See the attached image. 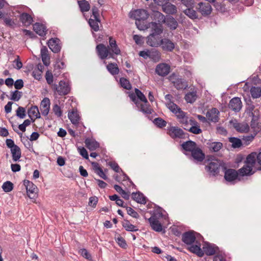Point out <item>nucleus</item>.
<instances>
[{
	"mask_svg": "<svg viewBox=\"0 0 261 261\" xmlns=\"http://www.w3.org/2000/svg\"><path fill=\"white\" fill-rule=\"evenodd\" d=\"M149 28L151 29V33L154 35H160L163 33V28L162 23L156 22H151L148 24Z\"/></svg>",
	"mask_w": 261,
	"mask_h": 261,
	"instance_id": "aec40b11",
	"label": "nucleus"
},
{
	"mask_svg": "<svg viewBox=\"0 0 261 261\" xmlns=\"http://www.w3.org/2000/svg\"><path fill=\"white\" fill-rule=\"evenodd\" d=\"M130 17L135 19L136 21V24L138 28L140 30H144V27L140 25L141 22V20H144L148 18L149 14L147 11L144 9H137L130 12Z\"/></svg>",
	"mask_w": 261,
	"mask_h": 261,
	"instance_id": "7ed1b4c3",
	"label": "nucleus"
},
{
	"mask_svg": "<svg viewBox=\"0 0 261 261\" xmlns=\"http://www.w3.org/2000/svg\"><path fill=\"white\" fill-rule=\"evenodd\" d=\"M135 92L138 99L144 103H147V100L144 94L138 89L135 88Z\"/></svg>",
	"mask_w": 261,
	"mask_h": 261,
	"instance_id": "13d9d810",
	"label": "nucleus"
},
{
	"mask_svg": "<svg viewBox=\"0 0 261 261\" xmlns=\"http://www.w3.org/2000/svg\"><path fill=\"white\" fill-rule=\"evenodd\" d=\"M22 96V92L18 90H15L11 92L10 99L15 101H18Z\"/></svg>",
	"mask_w": 261,
	"mask_h": 261,
	"instance_id": "5fc2aeb1",
	"label": "nucleus"
},
{
	"mask_svg": "<svg viewBox=\"0 0 261 261\" xmlns=\"http://www.w3.org/2000/svg\"><path fill=\"white\" fill-rule=\"evenodd\" d=\"M77 3L82 13L88 12L90 9V5L88 1L86 0H80L77 1Z\"/></svg>",
	"mask_w": 261,
	"mask_h": 261,
	"instance_id": "f704fd0d",
	"label": "nucleus"
},
{
	"mask_svg": "<svg viewBox=\"0 0 261 261\" xmlns=\"http://www.w3.org/2000/svg\"><path fill=\"white\" fill-rule=\"evenodd\" d=\"M256 157V152H252L249 154L246 158V164L253 166L255 163L257 162Z\"/></svg>",
	"mask_w": 261,
	"mask_h": 261,
	"instance_id": "c03bdc74",
	"label": "nucleus"
},
{
	"mask_svg": "<svg viewBox=\"0 0 261 261\" xmlns=\"http://www.w3.org/2000/svg\"><path fill=\"white\" fill-rule=\"evenodd\" d=\"M15 88L17 90H20L23 87V82L21 79L16 80L14 83Z\"/></svg>",
	"mask_w": 261,
	"mask_h": 261,
	"instance_id": "774afa93",
	"label": "nucleus"
},
{
	"mask_svg": "<svg viewBox=\"0 0 261 261\" xmlns=\"http://www.w3.org/2000/svg\"><path fill=\"white\" fill-rule=\"evenodd\" d=\"M28 115L33 122H34L35 118H40V114L37 106H33L28 110Z\"/></svg>",
	"mask_w": 261,
	"mask_h": 261,
	"instance_id": "5701e85b",
	"label": "nucleus"
},
{
	"mask_svg": "<svg viewBox=\"0 0 261 261\" xmlns=\"http://www.w3.org/2000/svg\"><path fill=\"white\" fill-rule=\"evenodd\" d=\"M10 150L13 161L14 162L19 161L21 155V151L20 147L17 145L16 146L10 149Z\"/></svg>",
	"mask_w": 261,
	"mask_h": 261,
	"instance_id": "cd10ccee",
	"label": "nucleus"
},
{
	"mask_svg": "<svg viewBox=\"0 0 261 261\" xmlns=\"http://www.w3.org/2000/svg\"><path fill=\"white\" fill-rule=\"evenodd\" d=\"M96 49L98 56L102 60L105 59L108 56L112 57L113 55L112 53L110 52L108 47L102 43L98 44L96 47Z\"/></svg>",
	"mask_w": 261,
	"mask_h": 261,
	"instance_id": "1a4fd4ad",
	"label": "nucleus"
},
{
	"mask_svg": "<svg viewBox=\"0 0 261 261\" xmlns=\"http://www.w3.org/2000/svg\"><path fill=\"white\" fill-rule=\"evenodd\" d=\"M41 56L43 63L47 65L49 61V57L48 54V49L45 46H43L41 49Z\"/></svg>",
	"mask_w": 261,
	"mask_h": 261,
	"instance_id": "4c0bfd02",
	"label": "nucleus"
},
{
	"mask_svg": "<svg viewBox=\"0 0 261 261\" xmlns=\"http://www.w3.org/2000/svg\"><path fill=\"white\" fill-rule=\"evenodd\" d=\"M126 210L127 214L133 218H138L139 217L138 213L134 211L132 208L127 207Z\"/></svg>",
	"mask_w": 261,
	"mask_h": 261,
	"instance_id": "0e129e2a",
	"label": "nucleus"
},
{
	"mask_svg": "<svg viewBox=\"0 0 261 261\" xmlns=\"http://www.w3.org/2000/svg\"><path fill=\"white\" fill-rule=\"evenodd\" d=\"M172 95L170 94H166L165 96V99L167 101V102L166 103V106L171 112H172L173 110L170 107L173 108L174 107L173 106V105L178 106L176 104L174 103L172 101Z\"/></svg>",
	"mask_w": 261,
	"mask_h": 261,
	"instance_id": "de8ad7c7",
	"label": "nucleus"
},
{
	"mask_svg": "<svg viewBox=\"0 0 261 261\" xmlns=\"http://www.w3.org/2000/svg\"><path fill=\"white\" fill-rule=\"evenodd\" d=\"M203 252H204L207 255H213L215 254L217 247L211 244H207L203 246Z\"/></svg>",
	"mask_w": 261,
	"mask_h": 261,
	"instance_id": "e433bc0d",
	"label": "nucleus"
},
{
	"mask_svg": "<svg viewBox=\"0 0 261 261\" xmlns=\"http://www.w3.org/2000/svg\"><path fill=\"white\" fill-rule=\"evenodd\" d=\"M160 46H161L164 50L167 51H172L175 47L174 43L167 38L161 39Z\"/></svg>",
	"mask_w": 261,
	"mask_h": 261,
	"instance_id": "2eb2a0df",
	"label": "nucleus"
},
{
	"mask_svg": "<svg viewBox=\"0 0 261 261\" xmlns=\"http://www.w3.org/2000/svg\"><path fill=\"white\" fill-rule=\"evenodd\" d=\"M132 196V198L137 203L141 204H145L146 203V198L143 194L140 192L136 193L133 192Z\"/></svg>",
	"mask_w": 261,
	"mask_h": 261,
	"instance_id": "c85d7f7f",
	"label": "nucleus"
},
{
	"mask_svg": "<svg viewBox=\"0 0 261 261\" xmlns=\"http://www.w3.org/2000/svg\"><path fill=\"white\" fill-rule=\"evenodd\" d=\"M41 72V70L38 67L37 69L33 70L32 75L35 79L39 80L42 77Z\"/></svg>",
	"mask_w": 261,
	"mask_h": 261,
	"instance_id": "e2e57ef3",
	"label": "nucleus"
},
{
	"mask_svg": "<svg viewBox=\"0 0 261 261\" xmlns=\"http://www.w3.org/2000/svg\"><path fill=\"white\" fill-rule=\"evenodd\" d=\"M181 2L187 8L194 7L195 3L194 0H181Z\"/></svg>",
	"mask_w": 261,
	"mask_h": 261,
	"instance_id": "338daca9",
	"label": "nucleus"
},
{
	"mask_svg": "<svg viewBox=\"0 0 261 261\" xmlns=\"http://www.w3.org/2000/svg\"><path fill=\"white\" fill-rule=\"evenodd\" d=\"M151 18L157 21V23H163L165 22V16L161 12L154 11L151 15Z\"/></svg>",
	"mask_w": 261,
	"mask_h": 261,
	"instance_id": "a878e982",
	"label": "nucleus"
},
{
	"mask_svg": "<svg viewBox=\"0 0 261 261\" xmlns=\"http://www.w3.org/2000/svg\"><path fill=\"white\" fill-rule=\"evenodd\" d=\"M181 146L184 150L191 152L197 147L196 143L191 140L184 142Z\"/></svg>",
	"mask_w": 261,
	"mask_h": 261,
	"instance_id": "b1692460",
	"label": "nucleus"
},
{
	"mask_svg": "<svg viewBox=\"0 0 261 261\" xmlns=\"http://www.w3.org/2000/svg\"><path fill=\"white\" fill-rule=\"evenodd\" d=\"M148 221L153 230L156 232H161L162 231V225L155 216H152L150 217L148 219Z\"/></svg>",
	"mask_w": 261,
	"mask_h": 261,
	"instance_id": "4468645a",
	"label": "nucleus"
},
{
	"mask_svg": "<svg viewBox=\"0 0 261 261\" xmlns=\"http://www.w3.org/2000/svg\"><path fill=\"white\" fill-rule=\"evenodd\" d=\"M196 245H192L189 248V250L192 253H194L197 254L198 256L200 257L203 256L204 255V252L203 250H201L200 248V244L198 243V242H196Z\"/></svg>",
	"mask_w": 261,
	"mask_h": 261,
	"instance_id": "bb28decb",
	"label": "nucleus"
},
{
	"mask_svg": "<svg viewBox=\"0 0 261 261\" xmlns=\"http://www.w3.org/2000/svg\"><path fill=\"white\" fill-rule=\"evenodd\" d=\"M224 172V179L229 182H232L236 180L238 177V172L233 169H227L225 166V169H223Z\"/></svg>",
	"mask_w": 261,
	"mask_h": 261,
	"instance_id": "6e6552de",
	"label": "nucleus"
},
{
	"mask_svg": "<svg viewBox=\"0 0 261 261\" xmlns=\"http://www.w3.org/2000/svg\"><path fill=\"white\" fill-rule=\"evenodd\" d=\"M108 165L111 167V168L114 170L116 172H119L121 171V169H120L118 165L115 162H110L108 163Z\"/></svg>",
	"mask_w": 261,
	"mask_h": 261,
	"instance_id": "69168bd1",
	"label": "nucleus"
},
{
	"mask_svg": "<svg viewBox=\"0 0 261 261\" xmlns=\"http://www.w3.org/2000/svg\"><path fill=\"white\" fill-rule=\"evenodd\" d=\"M34 31L39 36H44L46 35V29L45 27L40 23H36L33 25Z\"/></svg>",
	"mask_w": 261,
	"mask_h": 261,
	"instance_id": "393cba45",
	"label": "nucleus"
},
{
	"mask_svg": "<svg viewBox=\"0 0 261 261\" xmlns=\"http://www.w3.org/2000/svg\"><path fill=\"white\" fill-rule=\"evenodd\" d=\"M173 108L170 107L173 110L172 113L175 115L179 122L181 124L183 128L185 130L188 129L191 124H196L197 122L194 119L189 118L187 113L182 111L178 107L173 105Z\"/></svg>",
	"mask_w": 261,
	"mask_h": 261,
	"instance_id": "f257e3e1",
	"label": "nucleus"
},
{
	"mask_svg": "<svg viewBox=\"0 0 261 261\" xmlns=\"http://www.w3.org/2000/svg\"><path fill=\"white\" fill-rule=\"evenodd\" d=\"M171 29V30H175L177 26L178 23L177 21L173 17H169L165 19V22H164Z\"/></svg>",
	"mask_w": 261,
	"mask_h": 261,
	"instance_id": "c9c22d12",
	"label": "nucleus"
},
{
	"mask_svg": "<svg viewBox=\"0 0 261 261\" xmlns=\"http://www.w3.org/2000/svg\"><path fill=\"white\" fill-rule=\"evenodd\" d=\"M197 97L196 92L192 91L186 94L185 99L187 102L192 103L195 101L197 99Z\"/></svg>",
	"mask_w": 261,
	"mask_h": 261,
	"instance_id": "58836bf2",
	"label": "nucleus"
},
{
	"mask_svg": "<svg viewBox=\"0 0 261 261\" xmlns=\"http://www.w3.org/2000/svg\"><path fill=\"white\" fill-rule=\"evenodd\" d=\"M109 45L110 47V50L112 52L116 55H119L120 54V49L118 47L116 41L112 37L109 38Z\"/></svg>",
	"mask_w": 261,
	"mask_h": 261,
	"instance_id": "2f4dec72",
	"label": "nucleus"
},
{
	"mask_svg": "<svg viewBox=\"0 0 261 261\" xmlns=\"http://www.w3.org/2000/svg\"><path fill=\"white\" fill-rule=\"evenodd\" d=\"M2 188L5 192H9L13 190V184L11 181H7L3 184Z\"/></svg>",
	"mask_w": 261,
	"mask_h": 261,
	"instance_id": "4d7b16f0",
	"label": "nucleus"
},
{
	"mask_svg": "<svg viewBox=\"0 0 261 261\" xmlns=\"http://www.w3.org/2000/svg\"><path fill=\"white\" fill-rule=\"evenodd\" d=\"M191 156L197 162L203 161L205 158V154L203 152L201 149L198 147H197L191 152Z\"/></svg>",
	"mask_w": 261,
	"mask_h": 261,
	"instance_id": "a211bd4d",
	"label": "nucleus"
},
{
	"mask_svg": "<svg viewBox=\"0 0 261 261\" xmlns=\"http://www.w3.org/2000/svg\"><path fill=\"white\" fill-rule=\"evenodd\" d=\"M146 103H147L142 104L140 102L139 107L138 108L139 111L142 112L143 113L150 114L151 113V110L148 107Z\"/></svg>",
	"mask_w": 261,
	"mask_h": 261,
	"instance_id": "6e6d98bb",
	"label": "nucleus"
},
{
	"mask_svg": "<svg viewBox=\"0 0 261 261\" xmlns=\"http://www.w3.org/2000/svg\"><path fill=\"white\" fill-rule=\"evenodd\" d=\"M50 100L47 97H45L41 102L40 110L41 113L44 116H47L50 109Z\"/></svg>",
	"mask_w": 261,
	"mask_h": 261,
	"instance_id": "412c9836",
	"label": "nucleus"
},
{
	"mask_svg": "<svg viewBox=\"0 0 261 261\" xmlns=\"http://www.w3.org/2000/svg\"><path fill=\"white\" fill-rule=\"evenodd\" d=\"M250 93L253 98H259L261 96V88L252 87L250 89Z\"/></svg>",
	"mask_w": 261,
	"mask_h": 261,
	"instance_id": "49530a36",
	"label": "nucleus"
},
{
	"mask_svg": "<svg viewBox=\"0 0 261 261\" xmlns=\"http://www.w3.org/2000/svg\"><path fill=\"white\" fill-rule=\"evenodd\" d=\"M228 107L235 112H239L242 108V102L241 98L238 97H233L229 102Z\"/></svg>",
	"mask_w": 261,
	"mask_h": 261,
	"instance_id": "9d476101",
	"label": "nucleus"
},
{
	"mask_svg": "<svg viewBox=\"0 0 261 261\" xmlns=\"http://www.w3.org/2000/svg\"><path fill=\"white\" fill-rule=\"evenodd\" d=\"M85 144L86 146L91 150H95L99 147V143L97 142L90 139H87L85 140Z\"/></svg>",
	"mask_w": 261,
	"mask_h": 261,
	"instance_id": "79ce46f5",
	"label": "nucleus"
},
{
	"mask_svg": "<svg viewBox=\"0 0 261 261\" xmlns=\"http://www.w3.org/2000/svg\"><path fill=\"white\" fill-rule=\"evenodd\" d=\"M190 125L191 126H190L186 130L196 135L201 133L202 130L198 125V123L196 124H191Z\"/></svg>",
	"mask_w": 261,
	"mask_h": 261,
	"instance_id": "8fccbe9b",
	"label": "nucleus"
},
{
	"mask_svg": "<svg viewBox=\"0 0 261 261\" xmlns=\"http://www.w3.org/2000/svg\"><path fill=\"white\" fill-rule=\"evenodd\" d=\"M16 115L21 119L25 117V108L22 107H19L16 111Z\"/></svg>",
	"mask_w": 261,
	"mask_h": 261,
	"instance_id": "bf43d9fd",
	"label": "nucleus"
},
{
	"mask_svg": "<svg viewBox=\"0 0 261 261\" xmlns=\"http://www.w3.org/2000/svg\"><path fill=\"white\" fill-rule=\"evenodd\" d=\"M252 166L247 164L241 168L239 170V171L242 175L252 174V173H251V171L252 170Z\"/></svg>",
	"mask_w": 261,
	"mask_h": 261,
	"instance_id": "09e8293b",
	"label": "nucleus"
},
{
	"mask_svg": "<svg viewBox=\"0 0 261 261\" xmlns=\"http://www.w3.org/2000/svg\"><path fill=\"white\" fill-rule=\"evenodd\" d=\"M170 71V66L166 63H160L155 68V72L160 76H165Z\"/></svg>",
	"mask_w": 261,
	"mask_h": 261,
	"instance_id": "9b49d317",
	"label": "nucleus"
},
{
	"mask_svg": "<svg viewBox=\"0 0 261 261\" xmlns=\"http://www.w3.org/2000/svg\"><path fill=\"white\" fill-rule=\"evenodd\" d=\"M154 124L160 128L166 126L167 122L160 117L156 118L153 120Z\"/></svg>",
	"mask_w": 261,
	"mask_h": 261,
	"instance_id": "864d4df0",
	"label": "nucleus"
},
{
	"mask_svg": "<svg viewBox=\"0 0 261 261\" xmlns=\"http://www.w3.org/2000/svg\"><path fill=\"white\" fill-rule=\"evenodd\" d=\"M209 149L213 152L219 151L222 147V143L220 142H208L207 143Z\"/></svg>",
	"mask_w": 261,
	"mask_h": 261,
	"instance_id": "7c9ffc66",
	"label": "nucleus"
},
{
	"mask_svg": "<svg viewBox=\"0 0 261 261\" xmlns=\"http://www.w3.org/2000/svg\"><path fill=\"white\" fill-rule=\"evenodd\" d=\"M100 22V18H90L88 20V23L91 28L95 32L99 30L98 23Z\"/></svg>",
	"mask_w": 261,
	"mask_h": 261,
	"instance_id": "473e14b6",
	"label": "nucleus"
},
{
	"mask_svg": "<svg viewBox=\"0 0 261 261\" xmlns=\"http://www.w3.org/2000/svg\"><path fill=\"white\" fill-rule=\"evenodd\" d=\"M169 80L177 90H184L188 87V85L186 80L174 73L169 76Z\"/></svg>",
	"mask_w": 261,
	"mask_h": 261,
	"instance_id": "39448f33",
	"label": "nucleus"
},
{
	"mask_svg": "<svg viewBox=\"0 0 261 261\" xmlns=\"http://www.w3.org/2000/svg\"><path fill=\"white\" fill-rule=\"evenodd\" d=\"M48 46L55 53L59 52L61 49L60 40L57 38H51L48 41Z\"/></svg>",
	"mask_w": 261,
	"mask_h": 261,
	"instance_id": "f8f14e48",
	"label": "nucleus"
},
{
	"mask_svg": "<svg viewBox=\"0 0 261 261\" xmlns=\"http://www.w3.org/2000/svg\"><path fill=\"white\" fill-rule=\"evenodd\" d=\"M194 7L187 8L184 11V13L191 19H196L198 18L197 13L193 9Z\"/></svg>",
	"mask_w": 261,
	"mask_h": 261,
	"instance_id": "72a5a7b5",
	"label": "nucleus"
},
{
	"mask_svg": "<svg viewBox=\"0 0 261 261\" xmlns=\"http://www.w3.org/2000/svg\"><path fill=\"white\" fill-rule=\"evenodd\" d=\"M182 241L187 245H192L196 241L194 232L193 231L184 232L182 235Z\"/></svg>",
	"mask_w": 261,
	"mask_h": 261,
	"instance_id": "dca6fc26",
	"label": "nucleus"
},
{
	"mask_svg": "<svg viewBox=\"0 0 261 261\" xmlns=\"http://www.w3.org/2000/svg\"><path fill=\"white\" fill-rule=\"evenodd\" d=\"M234 127L236 130L240 132H246L249 130V126L247 124H243L241 123H234L233 124Z\"/></svg>",
	"mask_w": 261,
	"mask_h": 261,
	"instance_id": "37998d69",
	"label": "nucleus"
},
{
	"mask_svg": "<svg viewBox=\"0 0 261 261\" xmlns=\"http://www.w3.org/2000/svg\"><path fill=\"white\" fill-rule=\"evenodd\" d=\"M51 89L55 94H58L62 96L68 94L70 91V87L68 83L61 81L58 84H52Z\"/></svg>",
	"mask_w": 261,
	"mask_h": 261,
	"instance_id": "20e7f679",
	"label": "nucleus"
},
{
	"mask_svg": "<svg viewBox=\"0 0 261 261\" xmlns=\"http://www.w3.org/2000/svg\"><path fill=\"white\" fill-rule=\"evenodd\" d=\"M23 185L25 187L29 197L31 199L35 198L37 192V187L32 182L28 180L23 181Z\"/></svg>",
	"mask_w": 261,
	"mask_h": 261,
	"instance_id": "0eeeda50",
	"label": "nucleus"
},
{
	"mask_svg": "<svg viewBox=\"0 0 261 261\" xmlns=\"http://www.w3.org/2000/svg\"><path fill=\"white\" fill-rule=\"evenodd\" d=\"M197 9L204 16L210 15L212 11V7L210 4L202 2L198 4Z\"/></svg>",
	"mask_w": 261,
	"mask_h": 261,
	"instance_id": "ddd939ff",
	"label": "nucleus"
},
{
	"mask_svg": "<svg viewBox=\"0 0 261 261\" xmlns=\"http://www.w3.org/2000/svg\"><path fill=\"white\" fill-rule=\"evenodd\" d=\"M68 116L73 124H77L79 123L80 117L76 112L74 111L69 112Z\"/></svg>",
	"mask_w": 261,
	"mask_h": 261,
	"instance_id": "3c124183",
	"label": "nucleus"
},
{
	"mask_svg": "<svg viewBox=\"0 0 261 261\" xmlns=\"http://www.w3.org/2000/svg\"><path fill=\"white\" fill-rule=\"evenodd\" d=\"M229 141L231 143V146L233 148H240L242 146L243 143L241 139L236 137H230Z\"/></svg>",
	"mask_w": 261,
	"mask_h": 261,
	"instance_id": "a19ab883",
	"label": "nucleus"
},
{
	"mask_svg": "<svg viewBox=\"0 0 261 261\" xmlns=\"http://www.w3.org/2000/svg\"><path fill=\"white\" fill-rule=\"evenodd\" d=\"M120 83L124 89L126 90H130L132 88V85L129 81L125 78L121 77L120 79Z\"/></svg>",
	"mask_w": 261,
	"mask_h": 261,
	"instance_id": "603ef678",
	"label": "nucleus"
},
{
	"mask_svg": "<svg viewBox=\"0 0 261 261\" xmlns=\"http://www.w3.org/2000/svg\"><path fill=\"white\" fill-rule=\"evenodd\" d=\"M116 242L119 246L123 248H125L127 246V244L125 240L121 236H119L115 238Z\"/></svg>",
	"mask_w": 261,
	"mask_h": 261,
	"instance_id": "052dcab7",
	"label": "nucleus"
},
{
	"mask_svg": "<svg viewBox=\"0 0 261 261\" xmlns=\"http://www.w3.org/2000/svg\"><path fill=\"white\" fill-rule=\"evenodd\" d=\"M225 169V164L218 160L214 159L208 161L205 164V169L210 176H216L218 175L220 169Z\"/></svg>",
	"mask_w": 261,
	"mask_h": 261,
	"instance_id": "f03ea898",
	"label": "nucleus"
},
{
	"mask_svg": "<svg viewBox=\"0 0 261 261\" xmlns=\"http://www.w3.org/2000/svg\"><path fill=\"white\" fill-rule=\"evenodd\" d=\"M53 111L55 114L58 117H61L62 115V112L61 111L60 107L55 104L53 108Z\"/></svg>",
	"mask_w": 261,
	"mask_h": 261,
	"instance_id": "680f3d73",
	"label": "nucleus"
},
{
	"mask_svg": "<svg viewBox=\"0 0 261 261\" xmlns=\"http://www.w3.org/2000/svg\"><path fill=\"white\" fill-rule=\"evenodd\" d=\"M164 12L168 14H174L177 12L176 7L170 3H165L162 6Z\"/></svg>",
	"mask_w": 261,
	"mask_h": 261,
	"instance_id": "4be33fe9",
	"label": "nucleus"
},
{
	"mask_svg": "<svg viewBox=\"0 0 261 261\" xmlns=\"http://www.w3.org/2000/svg\"><path fill=\"white\" fill-rule=\"evenodd\" d=\"M20 20L25 25H30L33 22V18L27 13H23L20 15Z\"/></svg>",
	"mask_w": 261,
	"mask_h": 261,
	"instance_id": "c756f323",
	"label": "nucleus"
},
{
	"mask_svg": "<svg viewBox=\"0 0 261 261\" xmlns=\"http://www.w3.org/2000/svg\"><path fill=\"white\" fill-rule=\"evenodd\" d=\"M161 42L160 38L159 35L150 34L147 37V43L152 47H158L160 46Z\"/></svg>",
	"mask_w": 261,
	"mask_h": 261,
	"instance_id": "f3484780",
	"label": "nucleus"
},
{
	"mask_svg": "<svg viewBox=\"0 0 261 261\" xmlns=\"http://www.w3.org/2000/svg\"><path fill=\"white\" fill-rule=\"evenodd\" d=\"M219 112L216 108H212L206 112V116L208 120L217 122L219 120Z\"/></svg>",
	"mask_w": 261,
	"mask_h": 261,
	"instance_id": "6ab92c4d",
	"label": "nucleus"
},
{
	"mask_svg": "<svg viewBox=\"0 0 261 261\" xmlns=\"http://www.w3.org/2000/svg\"><path fill=\"white\" fill-rule=\"evenodd\" d=\"M169 135L174 139H186L189 137V135L177 126H170L168 128Z\"/></svg>",
	"mask_w": 261,
	"mask_h": 261,
	"instance_id": "423d86ee",
	"label": "nucleus"
},
{
	"mask_svg": "<svg viewBox=\"0 0 261 261\" xmlns=\"http://www.w3.org/2000/svg\"><path fill=\"white\" fill-rule=\"evenodd\" d=\"M122 226L128 231H137L138 230L137 226L130 224L128 220H125L122 222Z\"/></svg>",
	"mask_w": 261,
	"mask_h": 261,
	"instance_id": "ea45409f",
	"label": "nucleus"
},
{
	"mask_svg": "<svg viewBox=\"0 0 261 261\" xmlns=\"http://www.w3.org/2000/svg\"><path fill=\"white\" fill-rule=\"evenodd\" d=\"M108 70L112 74L116 75L118 74L119 70L117 66V65L115 63H110L107 66Z\"/></svg>",
	"mask_w": 261,
	"mask_h": 261,
	"instance_id": "a18cd8bd",
	"label": "nucleus"
}]
</instances>
